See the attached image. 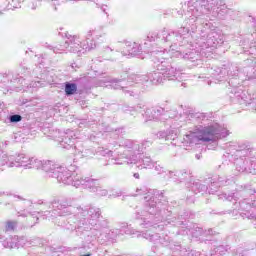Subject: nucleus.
Masks as SVG:
<instances>
[{"label": "nucleus", "instance_id": "obj_1", "mask_svg": "<svg viewBox=\"0 0 256 256\" xmlns=\"http://www.w3.org/2000/svg\"><path fill=\"white\" fill-rule=\"evenodd\" d=\"M215 3H217V0H197L194 5L188 2L187 19L184 27L179 28L178 31L161 30L160 32H150L147 36L148 41H156L157 45L163 47H183L185 36L189 35V31H192V33L197 31V20L202 15H207L213 11Z\"/></svg>", "mask_w": 256, "mask_h": 256}, {"label": "nucleus", "instance_id": "obj_2", "mask_svg": "<svg viewBox=\"0 0 256 256\" xmlns=\"http://www.w3.org/2000/svg\"><path fill=\"white\" fill-rule=\"evenodd\" d=\"M177 46L169 47V50L167 51V48H164V51H153L152 57L154 63L158 64V71H161L164 79H167L168 81H181V75H183L181 72L183 69L178 68L177 66L173 64H169L162 59H169L173 57H181L182 59H195V52H181V50H175Z\"/></svg>", "mask_w": 256, "mask_h": 256}, {"label": "nucleus", "instance_id": "obj_3", "mask_svg": "<svg viewBox=\"0 0 256 256\" xmlns=\"http://www.w3.org/2000/svg\"><path fill=\"white\" fill-rule=\"evenodd\" d=\"M229 130L227 127L221 126L218 123L207 127H200L195 132H190L184 138L187 143H209V141H217L218 139H225L228 137Z\"/></svg>", "mask_w": 256, "mask_h": 256}, {"label": "nucleus", "instance_id": "obj_4", "mask_svg": "<svg viewBox=\"0 0 256 256\" xmlns=\"http://www.w3.org/2000/svg\"><path fill=\"white\" fill-rule=\"evenodd\" d=\"M46 173L49 177L57 179L58 183H63L64 185H72L75 187V181L79 179V174L71 172L67 167L57 164V162H48L45 166Z\"/></svg>", "mask_w": 256, "mask_h": 256}, {"label": "nucleus", "instance_id": "obj_5", "mask_svg": "<svg viewBox=\"0 0 256 256\" xmlns=\"http://www.w3.org/2000/svg\"><path fill=\"white\" fill-rule=\"evenodd\" d=\"M159 197V192L156 190H149L145 196L144 201L145 202V210L137 213V219H144V221L147 219V215H156L161 211V202H158L157 199Z\"/></svg>", "mask_w": 256, "mask_h": 256}, {"label": "nucleus", "instance_id": "obj_6", "mask_svg": "<svg viewBox=\"0 0 256 256\" xmlns=\"http://www.w3.org/2000/svg\"><path fill=\"white\" fill-rule=\"evenodd\" d=\"M52 210L44 212V219H49L53 221L56 217H67L71 215L72 211L69 209L71 207L70 199H55L51 202Z\"/></svg>", "mask_w": 256, "mask_h": 256}, {"label": "nucleus", "instance_id": "obj_7", "mask_svg": "<svg viewBox=\"0 0 256 256\" xmlns=\"http://www.w3.org/2000/svg\"><path fill=\"white\" fill-rule=\"evenodd\" d=\"M30 162L31 157L26 154L9 156L0 151V171H5L7 167H24V169H29Z\"/></svg>", "mask_w": 256, "mask_h": 256}, {"label": "nucleus", "instance_id": "obj_8", "mask_svg": "<svg viewBox=\"0 0 256 256\" xmlns=\"http://www.w3.org/2000/svg\"><path fill=\"white\" fill-rule=\"evenodd\" d=\"M66 45L69 53H77V55H83L96 47L94 42L89 43L87 40L81 42L78 36L71 35L67 36Z\"/></svg>", "mask_w": 256, "mask_h": 256}, {"label": "nucleus", "instance_id": "obj_9", "mask_svg": "<svg viewBox=\"0 0 256 256\" xmlns=\"http://www.w3.org/2000/svg\"><path fill=\"white\" fill-rule=\"evenodd\" d=\"M54 139L60 142L61 147L64 149H69V147H73V143H75V139H77V132L71 129H67L64 132L56 131Z\"/></svg>", "mask_w": 256, "mask_h": 256}, {"label": "nucleus", "instance_id": "obj_10", "mask_svg": "<svg viewBox=\"0 0 256 256\" xmlns=\"http://www.w3.org/2000/svg\"><path fill=\"white\" fill-rule=\"evenodd\" d=\"M146 121H163V117H168L165 109L161 106H155L151 108H145L144 114H142Z\"/></svg>", "mask_w": 256, "mask_h": 256}, {"label": "nucleus", "instance_id": "obj_11", "mask_svg": "<svg viewBox=\"0 0 256 256\" xmlns=\"http://www.w3.org/2000/svg\"><path fill=\"white\" fill-rule=\"evenodd\" d=\"M101 184L99 183V180L93 179L91 177H85L79 176V178H76L75 180V187H83V189H89L92 193H95L96 191H99V186Z\"/></svg>", "mask_w": 256, "mask_h": 256}, {"label": "nucleus", "instance_id": "obj_12", "mask_svg": "<svg viewBox=\"0 0 256 256\" xmlns=\"http://www.w3.org/2000/svg\"><path fill=\"white\" fill-rule=\"evenodd\" d=\"M147 145H151V141H144L140 145V144H138L137 141H134L131 139L120 140V147H124V149H127L128 151H131L132 153L143 152V149H145V147H147Z\"/></svg>", "mask_w": 256, "mask_h": 256}, {"label": "nucleus", "instance_id": "obj_13", "mask_svg": "<svg viewBox=\"0 0 256 256\" xmlns=\"http://www.w3.org/2000/svg\"><path fill=\"white\" fill-rule=\"evenodd\" d=\"M136 165V167L138 169H153V160H151V157H148V156H142L139 158V160L137 161H130L129 160H124V161H121V162H115L114 164L115 165Z\"/></svg>", "mask_w": 256, "mask_h": 256}, {"label": "nucleus", "instance_id": "obj_14", "mask_svg": "<svg viewBox=\"0 0 256 256\" xmlns=\"http://www.w3.org/2000/svg\"><path fill=\"white\" fill-rule=\"evenodd\" d=\"M206 47H217L223 45V36L217 31V29L209 30L206 36Z\"/></svg>", "mask_w": 256, "mask_h": 256}, {"label": "nucleus", "instance_id": "obj_15", "mask_svg": "<svg viewBox=\"0 0 256 256\" xmlns=\"http://www.w3.org/2000/svg\"><path fill=\"white\" fill-rule=\"evenodd\" d=\"M107 33H105V26H98L96 28L90 29L86 34V41L88 43L97 41V39H101V37H105Z\"/></svg>", "mask_w": 256, "mask_h": 256}, {"label": "nucleus", "instance_id": "obj_16", "mask_svg": "<svg viewBox=\"0 0 256 256\" xmlns=\"http://www.w3.org/2000/svg\"><path fill=\"white\" fill-rule=\"evenodd\" d=\"M78 209V215H81V217H87V215L90 217V221H97L101 217V209L90 207L88 208H77Z\"/></svg>", "mask_w": 256, "mask_h": 256}, {"label": "nucleus", "instance_id": "obj_17", "mask_svg": "<svg viewBox=\"0 0 256 256\" xmlns=\"http://www.w3.org/2000/svg\"><path fill=\"white\" fill-rule=\"evenodd\" d=\"M130 235H134V237H143L144 239H147V241H151L152 243H157L159 239H161V236L159 234L153 232V231H147V232H140L135 229L130 230Z\"/></svg>", "mask_w": 256, "mask_h": 256}, {"label": "nucleus", "instance_id": "obj_18", "mask_svg": "<svg viewBox=\"0 0 256 256\" xmlns=\"http://www.w3.org/2000/svg\"><path fill=\"white\" fill-rule=\"evenodd\" d=\"M101 81V86L105 85V83H111V87L113 89H127V85H129V82L125 79H110L105 78Z\"/></svg>", "mask_w": 256, "mask_h": 256}, {"label": "nucleus", "instance_id": "obj_19", "mask_svg": "<svg viewBox=\"0 0 256 256\" xmlns=\"http://www.w3.org/2000/svg\"><path fill=\"white\" fill-rule=\"evenodd\" d=\"M48 163H55V161H51V160L42 161L37 157H31L28 169H42L43 171H45V173H47V170L45 169V167L47 166Z\"/></svg>", "mask_w": 256, "mask_h": 256}, {"label": "nucleus", "instance_id": "obj_20", "mask_svg": "<svg viewBox=\"0 0 256 256\" xmlns=\"http://www.w3.org/2000/svg\"><path fill=\"white\" fill-rule=\"evenodd\" d=\"M126 51L122 52L123 55H130L131 57H137V55L141 54V45L135 42H128L126 44Z\"/></svg>", "mask_w": 256, "mask_h": 256}, {"label": "nucleus", "instance_id": "obj_21", "mask_svg": "<svg viewBox=\"0 0 256 256\" xmlns=\"http://www.w3.org/2000/svg\"><path fill=\"white\" fill-rule=\"evenodd\" d=\"M209 74L212 79L221 81L223 77H227V75H229V70H227V68L214 67L209 70Z\"/></svg>", "mask_w": 256, "mask_h": 256}, {"label": "nucleus", "instance_id": "obj_22", "mask_svg": "<svg viewBox=\"0 0 256 256\" xmlns=\"http://www.w3.org/2000/svg\"><path fill=\"white\" fill-rule=\"evenodd\" d=\"M157 69L152 73H149L150 83L152 85H161L165 81V77L163 76V72L159 70V64L156 66Z\"/></svg>", "mask_w": 256, "mask_h": 256}, {"label": "nucleus", "instance_id": "obj_23", "mask_svg": "<svg viewBox=\"0 0 256 256\" xmlns=\"http://www.w3.org/2000/svg\"><path fill=\"white\" fill-rule=\"evenodd\" d=\"M143 109H145V105L142 103L137 104L136 107L125 105L122 108L124 113H128L129 115H132V116L137 115V113H141Z\"/></svg>", "mask_w": 256, "mask_h": 256}, {"label": "nucleus", "instance_id": "obj_24", "mask_svg": "<svg viewBox=\"0 0 256 256\" xmlns=\"http://www.w3.org/2000/svg\"><path fill=\"white\" fill-rule=\"evenodd\" d=\"M215 7H217L216 13H218V15H220V17H225V15H227V13H229V11H231L227 8V5H225L223 0H216V3L212 9H215Z\"/></svg>", "mask_w": 256, "mask_h": 256}, {"label": "nucleus", "instance_id": "obj_25", "mask_svg": "<svg viewBox=\"0 0 256 256\" xmlns=\"http://www.w3.org/2000/svg\"><path fill=\"white\" fill-rule=\"evenodd\" d=\"M19 239V236L9 237L6 240H2V245L6 249H15L17 247V241Z\"/></svg>", "mask_w": 256, "mask_h": 256}, {"label": "nucleus", "instance_id": "obj_26", "mask_svg": "<svg viewBox=\"0 0 256 256\" xmlns=\"http://www.w3.org/2000/svg\"><path fill=\"white\" fill-rule=\"evenodd\" d=\"M225 185H227V180H225L224 177L218 176L213 179V182H211L210 187H214L215 189H217L219 187H225Z\"/></svg>", "mask_w": 256, "mask_h": 256}, {"label": "nucleus", "instance_id": "obj_27", "mask_svg": "<svg viewBox=\"0 0 256 256\" xmlns=\"http://www.w3.org/2000/svg\"><path fill=\"white\" fill-rule=\"evenodd\" d=\"M191 191H193L194 193H203L207 191V186L197 181L192 184Z\"/></svg>", "mask_w": 256, "mask_h": 256}, {"label": "nucleus", "instance_id": "obj_28", "mask_svg": "<svg viewBox=\"0 0 256 256\" xmlns=\"http://www.w3.org/2000/svg\"><path fill=\"white\" fill-rule=\"evenodd\" d=\"M51 49L54 53H67V51H69V48L67 46V41L61 44H58L54 47H51Z\"/></svg>", "mask_w": 256, "mask_h": 256}, {"label": "nucleus", "instance_id": "obj_29", "mask_svg": "<svg viewBox=\"0 0 256 256\" xmlns=\"http://www.w3.org/2000/svg\"><path fill=\"white\" fill-rule=\"evenodd\" d=\"M256 154V150L253 148H248L246 150H241L240 152H236L237 157H253Z\"/></svg>", "mask_w": 256, "mask_h": 256}, {"label": "nucleus", "instance_id": "obj_30", "mask_svg": "<svg viewBox=\"0 0 256 256\" xmlns=\"http://www.w3.org/2000/svg\"><path fill=\"white\" fill-rule=\"evenodd\" d=\"M65 93H66V95H75V93H77V84H75V83H66Z\"/></svg>", "mask_w": 256, "mask_h": 256}, {"label": "nucleus", "instance_id": "obj_31", "mask_svg": "<svg viewBox=\"0 0 256 256\" xmlns=\"http://www.w3.org/2000/svg\"><path fill=\"white\" fill-rule=\"evenodd\" d=\"M104 53H113V51H121V42H115L112 47L105 46L103 49Z\"/></svg>", "mask_w": 256, "mask_h": 256}, {"label": "nucleus", "instance_id": "obj_32", "mask_svg": "<svg viewBox=\"0 0 256 256\" xmlns=\"http://www.w3.org/2000/svg\"><path fill=\"white\" fill-rule=\"evenodd\" d=\"M17 217H29V219H33V221H39V217L31 214V212L27 210H22L17 212Z\"/></svg>", "mask_w": 256, "mask_h": 256}, {"label": "nucleus", "instance_id": "obj_33", "mask_svg": "<svg viewBox=\"0 0 256 256\" xmlns=\"http://www.w3.org/2000/svg\"><path fill=\"white\" fill-rule=\"evenodd\" d=\"M132 79H134V81L136 83H149L150 81V76L148 75H133Z\"/></svg>", "mask_w": 256, "mask_h": 256}, {"label": "nucleus", "instance_id": "obj_34", "mask_svg": "<svg viewBox=\"0 0 256 256\" xmlns=\"http://www.w3.org/2000/svg\"><path fill=\"white\" fill-rule=\"evenodd\" d=\"M9 9H13V7H11L9 0H1L0 1V15H3V13H5V11H9Z\"/></svg>", "mask_w": 256, "mask_h": 256}, {"label": "nucleus", "instance_id": "obj_35", "mask_svg": "<svg viewBox=\"0 0 256 256\" xmlns=\"http://www.w3.org/2000/svg\"><path fill=\"white\" fill-rule=\"evenodd\" d=\"M29 245H31V242L26 237H18L16 247H29Z\"/></svg>", "mask_w": 256, "mask_h": 256}, {"label": "nucleus", "instance_id": "obj_36", "mask_svg": "<svg viewBox=\"0 0 256 256\" xmlns=\"http://www.w3.org/2000/svg\"><path fill=\"white\" fill-rule=\"evenodd\" d=\"M152 167H154V171H156L158 175H162V177H164L165 173H167V170L157 162H154Z\"/></svg>", "mask_w": 256, "mask_h": 256}, {"label": "nucleus", "instance_id": "obj_37", "mask_svg": "<svg viewBox=\"0 0 256 256\" xmlns=\"http://www.w3.org/2000/svg\"><path fill=\"white\" fill-rule=\"evenodd\" d=\"M187 175L189 174L185 170L176 171V173L174 174V179L175 181H183L184 179H187Z\"/></svg>", "mask_w": 256, "mask_h": 256}, {"label": "nucleus", "instance_id": "obj_38", "mask_svg": "<svg viewBox=\"0 0 256 256\" xmlns=\"http://www.w3.org/2000/svg\"><path fill=\"white\" fill-rule=\"evenodd\" d=\"M81 156L86 159H92L95 157V151L93 149H85L81 151Z\"/></svg>", "mask_w": 256, "mask_h": 256}, {"label": "nucleus", "instance_id": "obj_39", "mask_svg": "<svg viewBox=\"0 0 256 256\" xmlns=\"http://www.w3.org/2000/svg\"><path fill=\"white\" fill-rule=\"evenodd\" d=\"M16 227H17V221L9 220L5 223L6 231H15Z\"/></svg>", "mask_w": 256, "mask_h": 256}, {"label": "nucleus", "instance_id": "obj_40", "mask_svg": "<svg viewBox=\"0 0 256 256\" xmlns=\"http://www.w3.org/2000/svg\"><path fill=\"white\" fill-rule=\"evenodd\" d=\"M247 149H251V146L247 143H241L236 146V153H239L241 151H245Z\"/></svg>", "mask_w": 256, "mask_h": 256}, {"label": "nucleus", "instance_id": "obj_41", "mask_svg": "<svg viewBox=\"0 0 256 256\" xmlns=\"http://www.w3.org/2000/svg\"><path fill=\"white\" fill-rule=\"evenodd\" d=\"M22 119L23 117H21V115L19 114H14L9 116L10 123H19V121H21Z\"/></svg>", "mask_w": 256, "mask_h": 256}, {"label": "nucleus", "instance_id": "obj_42", "mask_svg": "<svg viewBox=\"0 0 256 256\" xmlns=\"http://www.w3.org/2000/svg\"><path fill=\"white\" fill-rule=\"evenodd\" d=\"M175 173H177V171H167L166 170V173L164 174V179H166V181H169V179H174L175 181Z\"/></svg>", "mask_w": 256, "mask_h": 256}, {"label": "nucleus", "instance_id": "obj_43", "mask_svg": "<svg viewBox=\"0 0 256 256\" xmlns=\"http://www.w3.org/2000/svg\"><path fill=\"white\" fill-rule=\"evenodd\" d=\"M95 193H97V195L100 197H107V195H109V191H107V189H103L101 185L98 187V190Z\"/></svg>", "mask_w": 256, "mask_h": 256}, {"label": "nucleus", "instance_id": "obj_44", "mask_svg": "<svg viewBox=\"0 0 256 256\" xmlns=\"http://www.w3.org/2000/svg\"><path fill=\"white\" fill-rule=\"evenodd\" d=\"M231 93L236 99H243V91H241V89L234 88Z\"/></svg>", "mask_w": 256, "mask_h": 256}, {"label": "nucleus", "instance_id": "obj_45", "mask_svg": "<svg viewBox=\"0 0 256 256\" xmlns=\"http://www.w3.org/2000/svg\"><path fill=\"white\" fill-rule=\"evenodd\" d=\"M233 256H246V252L242 247H239L236 250H234Z\"/></svg>", "mask_w": 256, "mask_h": 256}, {"label": "nucleus", "instance_id": "obj_46", "mask_svg": "<svg viewBox=\"0 0 256 256\" xmlns=\"http://www.w3.org/2000/svg\"><path fill=\"white\" fill-rule=\"evenodd\" d=\"M175 139H177V133L175 131H169L167 141H175Z\"/></svg>", "mask_w": 256, "mask_h": 256}, {"label": "nucleus", "instance_id": "obj_47", "mask_svg": "<svg viewBox=\"0 0 256 256\" xmlns=\"http://www.w3.org/2000/svg\"><path fill=\"white\" fill-rule=\"evenodd\" d=\"M241 209H244V211H249L251 209V205L247 201H243L240 203Z\"/></svg>", "mask_w": 256, "mask_h": 256}, {"label": "nucleus", "instance_id": "obj_48", "mask_svg": "<svg viewBox=\"0 0 256 256\" xmlns=\"http://www.w3.org/2000/svg\"><path fill=\"white\" fill-rule=\"evenodd\" d=\"M121 195H123V193L121 191H117V190H112L111 193L109 194V197H121Z\"/></svg>", "mask_w": 256, "mask_h": 256}, {"label": "nucleus", "instance_id": "obj_49", "mask_svg": "<svg viewBox=\"0 0 256 256\" xmlns=\"http://www.w3.org/2000/svg\"><path fill=\"white\" fill-rule=\"evenodd\" d=\"M39 3H41V0H35V1L31 2L30 9H32V11H35V9H37V7H39Z\"/></svg>", "mask_w": 256, "mask_h": 256}, {"label": "nucleus", "instance_id": "obj_50", "mask_svg": "<svg viewBox=\"0 0 256 256\" xmlns=\"http://www.w3.org/2000/svg\"><path fill=\"white\" fill-rule=\"evenodd\" d=\"M168 132L160 131L157 133L158 139H165L167 141Z\"/></svg>", "mask_w": 256, "mask_h": 256}, {"label": "nucleus", "instance_id": "obj_51", "mask_svg": "<svg viewBox=\"0 0 256 256\" xmlns=\"http://www.w3.org/2000/svg\"><path fill=\"white\" fill-rule=\"evenodd\" d=\"M9 196H11L10 192L0 190V197H9Z\"/></svg>", "mask_w": 256, "mask_h": 256}, {"label": "nucleus", "instance_id": "obj_52", "mask_svg": "<svg viewBox=\"0 0 256 256\" xmlns=\"http://www.w3.org/2000/svg\"><path fill=\"white\" fill-rule=\"evenodd\" d=\"M52 5L54 6V11H57V5H61L59 0H52Z\"/></svg>", "mask_w": 256, "mask_h": 256}, {"label": "nucleus", "instance_id": "obj_53", "mask_svg": "<svg viewBox=\"0 0 256 256\" xmlns=\"http://www.w3.org/2000/svg\"><path fill=\"white\" fill-rule=\"evenodd\" d=\"M30 87H41V82H32Z\"/></svg>", "mask_w": 256, "mask_h": 256}, {"label": "nucleus", "instance_id": "obj_54", "mask_svg": "<svg viewBox=\"0 0 256 256\" xmlns=\"http://www.w3.org/2000/svg\"><path fill=\"white\" fill-rule=\"evenodd\" d=\"M225 251V248L223 246H219L216 248V253H223Z\"/></svg>", "mask_w": 256, "mask_h": 256}, {"label": "nucleus", "instance_id": "obj_55", "mask_svg": "<svg viewBox=\"0 0 256 256\" xmlns=\"http://www.w3.org/2000/svg\"><path fill=\"white\" fill-rule=\"evenodd\" d=\"M16 81H18V83H20V85H23V83L25 82V79H23V77H20V78L16 79Z\"/></svg>", "mask_w": 256, "mask_h": 256}, {"label": "nucleus", "instance_id": "obj_56", "mask_svg": "<svg viewBox=\"0 0 256 256\" xmlns=\"http://www.w3.org/2000/svg\"><path fill=\"white\" fill-rule=\"evenodd\" d=\"M3 239H5V236H3V234L0 232V243H3Z\"/></svg>", "mask_w": 256, "mask_h": 256}, {"label": "nucleus", "instance_id": "obj_57", "mask_svg": "<svg viewBox=\"0 0 256 256\" xmlns=\"http://www.w3.org/2000/svg\"><path fill=\"white\" fill-rule=\"evenodd\" d=\"M133 177H134L135 179H139V173H134Z\"/></svg>", "mask_w": 256, "mask_h": 256}, {"label": "nucleus", "instance_id": "obj_58", "mask_svg": "<svg viewBox=\"0 0 256 256\" xmlns=\"http://www.w3.org/2000/svg\"><path fill=\"white\" fill-rule=\"evenodd\" d=\"M233 197H234V196H228L226 199H227L228 201H233Z\"/></svg>", "mask_w": 256, "mask_h": 256}, {"label": "nucleus", "instance_id": "obj_59", "mask_svg": "<svg viewBox=\"0 0 256 256\" xmlns=\"http://www.w3.org/2000/svg\"><path fill=\"white\" fill-rule=\"evenodd\" d=\"M144 223H145L144 225H151V222H150V221H145V220H144Z\"/></svg>", "mask_w": 256, "mask_h": 256}, {"label": "nucleus", "instance_id": "obj_60", "mask_svg": "<svg viewBox=\"0 0 256 256\" xmlns=\"http://www.w3.org/2000/svg\"><path fill=\"white\" fill-rule=\"evenodd\" d=\"M238 171H245V168H240L238 169Z\"/></svg>", "mask_w": 256, "mask_h": 256}, {"label": "nucleus", "instance_id": "obj_61", "mask_svg": "<svg viewBox=\"0 0 256 256\" xmlns=\"http://www.w3.org/2000/svg\"><path fill=\"white\" fill-rule=\"evenodd\" d=\"M209 234H210V235H213V230H209Z\"/></svg>", "mask_w": 256, "mask_h": 256}, {"label": "nucleus", "instance_id": "obj_62", "mask_svg": "<svg viewBox=\"0 0 256 256\" xmlns=\"http://www.w3.org/2000/svg\"><path fill=\"white\" fill-rule=\"evenodd\" d=\"M139 191H143V189H137V193H139Z\"/></svg>", "mask_w": 256, "mask_h": 256}, {"label": "nucleus", "instance_id": "obj_63", "mask_svg": "<svg viewBox=\"0 0 256 256\" xmlns=\"http://www.w3.org/2000/svg\"><path fill=\"white\" fill-rule=\"evenodd\" d=\"M182 253H183L182 255H185L186 251H185V250H183V251H182Z\"/></svg>", "mask_w": 256, "mask_h": 256}, {"label": "nucleus", "instance_id": "obj_64", "mask_svg": "<svg viewBox=\"0 0 256 256\" xmlns=\"http://www.w3.org/2000/svg\"><path fill=\"white\" fill-rule=\"evenodd\" d=\"M196 158H197V159H200V156H199V155H196Z\"/></svg>", "mask_w": 256, "mask_h": 256}]
</instances>
